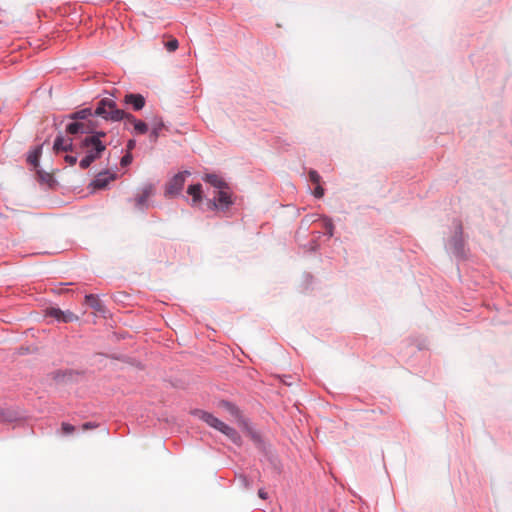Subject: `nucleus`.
Here are the masks:
<instances>
[{"mask_svg": "<svg viewBox=\"0 0 512 512\" xmlns=\"http://www.w3.org/2000/svg\"><path fill=\"white\" fill-rule=\"evenodd\" d=\"M97 425L93 422H86L82 425V428L84 430H88V429H92V428H95Z\"/></svg>", "mask_w": 512, "mask_h": 512, "instance_id": "nucleus-35", "label": "nucleus"}, {"mask_svg": "<svg viewBox=\"0 0 512 512\" xmlns=\"http://www.w3.org/2000/svg\"><path fill=\"white\" fill-rule=\"evenodd\" d=\"M20 418L18 412L13 408H0V422H15Z\"/></svg>", "mask_w": 512, "mask_h": 512, "instance_id": "nucleus-21", "label": "nucleus"}, {"mask_svg": "<svg viewBox=\"0 0 512 512\" xmlns=\"http://www.w3.org/2000/svg\"><path fill=\"white\" fill-rule=\"evenodd\" d=\"M190 172L185 170L175 174L165 186V197L172 198L181 193L183 190L186 178L190 176Z\"/></svg>", "mask_w": 512, "mask_h": 512, "instance_id": "nucleus-6", "label": "nucleus"}, {"mask_svg": "<svg viewBox=\"0 0 512 512\" xmlns=\"http://www.w3.org/2000/svg\"><path fill=\"white\" fill-rule=\"evenodd\" d=\"M219 406L227 411L232 417L240 421L242 419V413L240 409L232 402L228 400H221Z\"/></svg>", "mask_w": 512, "mask_h": 512, "instance_id": "nucleus-20", "label": "nucleus"}, {"mask_svg": "<svg viewBox=\"0 0 512 512\" xmlns=\"http://www.w3.org/2000/svg\"><path fill=\"white\" fill-rule=\"evenodd\" d=\"M318 219L322 220L323 228L325 229V234L330 238L334 235V224L330 217L321 216Z\"/></svg>", "mask_w": 512, "mask_h": 512, "instance_id": "nucleus-23", "label": "nucleus"}, {"mask_svg": "<svg viewBox=\"0 0 512 512\" xmlns=\"http://www.w3.org/2000/svg\"><path fill=\"white\" fill-rule=\"evenodd\" d=\"M97 114L101 115V118L106 121L119 122L126 120L133 125L134 133L137 135H144L149 130L146 122L136 118L129 112L119 109L115 101L102 102L100 108H98Z\"/></svg>", "mask_w": 512, "mask_h": 512, "instance_id": "nucleus-1", "label": "nucleus"}, {"mask_svg": "<svg viewBox=\"0 0 512 512\" xmlns=\"http://www.w3.org/2000/svg\"><path fill=\"white\" fill-rule=\"evenodd\" d=\"M107 133L99 130L94 135L84 136L80 138L78 147L81 151H85V156L80 160L79 166L81 169H88L93 162L100 159L106 150V144L102 141Z\"/></svg>", "mask_w": 512, "mask_h": 512, "instance_id": "nucleus-2", "label": "nucleus"}, {"mask_svg": "<svg viewBox=\"0 0 512 512\" xmlns=\"http://www.w3.org/2000/svg\"><path fill=\"white\" fill-rule=\"evenodd\" d=\"M136 147V140L135 139H129L126 143V152H131Z\"/></svg>", "mask_w": 512, "mask_h": 512, "instance_id": "nucleus-32", "label": "nucleus"}, {"mask_svg": "<svg viewBox=\"0 0 512 512\" xmlns=\"http://www.w3.org/2000/svg\"><path fill=\"white\" fill-rule=\"evenodd\" d=\"M317 246H318L317 242H316L315 240H313V241L311 242V249H312V250H316Z\"/></svg>", "mask_w": 512, "mask_h": 512, "instance_id": "nucleus-36", "label": "nucleus"}, {"mask_svg": "<svg viewBox=\"0 0 512 512\" xmlns=\"http://www.w3.org/2000/svg\"><path fill=\"white\" fill-rule=\"evenodd\" d=\"M202 180L208 184H210L212 187L216 188L217 190L222 189H230L229 184L221 178L219 175L215 173H206L202 177Z\"/></svg>", "mask_w": 512, "mask_h": 512, "instance_id": "nucleus-15", "label": "nucleus"}, {"mask_svg": "<svg viewBox=\"0 0 512 512\" xmlns=\"http://www.w3.org/2000/svg\"><path fill=\"white\" fill-rule=\"evenodd\" d=\"M316 215H306L303 219H302V224H309L310 222H315L317 219L315 218Z\"/></svg>", "mask_w": 512, "mask_h": 512, "instance_id": "nucleus-33", "label": "nucleus"}, {"mask_svg": "<svg viewBox=\"0 0 512 512\" xmlns=\"http://www.w3.org/2000/svg\"><path fill=\"white\" fill-rule=\"evenodd\" d=\"M123 103L131 107L133 111L137 112L144 108L146 99L140 93H126L123 98Z\"/></svg>", "mask_w": 512, "mask_h": 512, "instance_id": "nucleus-11", "label": "nucleus"}, {"mask_svg": "<svg viewBox=\"0 0 512 512\" xmlns=\"http://www.w3.org/2000/svg\"><path fill=\"white\" fill-rule=\"evenodd\" d=\"M187 194L192 198V205H196L203 200V188L200 183L190 184L187 188Z\"/></svg>", "mask_w": 512, "mask_h": 512, "instance_id": "nucleus-18", "label": "nucleus"}, {"mask_svg": "<svg viewBox=\"0 0 512 512\" xmlns=\"http://www.w3.org/2000/svg\"><path fill=\"white\" fill-rule=\"evenodd\" d=\"M222 434H224L229 440H231L234 444L236 445H240L241 442H242V438H241V435L239 434V432L229 426V425H225V427H223V429H221L220 431Z\"/></svg>", "mask_w": 512, "mask_h": 512, "instance_id": "nucleus-22", "label": "nucleus"}, {"mask_svg": "<svg viewBox=\"0 0 512 512\" xmlns=\"http://www.w3.org/2000/svg\"><path fill=\"white\" fill-rule=\"evenodd\" d=\"M36 178L40 184L46 185L49 189H56L58 182L55 177L41 168L36 169Z\"/></svg>", "mask_w": 512, "mask_h": 512, "instance_id": "nucleus-13", "label": "nucleus"}, {"mask_svg": "<svg viewBox=\"0 0 512 512\" xmlns=\"http://www.w3.org/2000/svg\"><path fill=\"white\" fill-rule=\"evenodd\" d=\"M153 189L154 187L152 184H147L143 187L142 193L134 198L135 206L138 209H143L144 207H147V200L152 195Z\"/></svg>", "mask_w": 512, "mask_h": 512, "instance_id": "nucleus-16", "label": "nucleus"}, {"mask_svg": "<svg viewBox=\"0 0 512 512\" xmlns=\"http://www.w3.org/2000/svg\"><path fill=\"white\" fill-rule=\"evenodd\" d=\"M454 234L448 242L447 249L458 259L466 257L465 240L463 237V226L460 220H454Z\"/></svg>", "mask_w": 512, "mask_h": 512, "instance_id": "nucleus-4", "label": "nucleus"}, {"mask_svg": "<svg viewBox=\"0 0 512 512\" xmlns=\"http://www.w3.org/2000/svg\"><path fill=\"white\" fill-rule=\"evenodd\" d=\"M98 123L97 121H78V120H71L70 123L66 125L65 132L68 135H82L85 134L86 136L94 135V133H97L99 130H97Z\"/></svg>", "mask_w": 512, "mask_h": 512, "instance_id": "nucleus-5", "label": "nucleus"}, {"mask_svg": "<svg viewBox=\"0 0 512 512\" xmlns=\"http://www.w3.org/2000/svg\"><path fill=\"white\" fill-rule=\"evenodd\" d=\"M104 101H114L111 98H102L96 103L95 109L91 107H85L79 110H76L66 116L69 120H78V121H94L91 117H101V115L97 114L98 108H100L102 102Z\"/></svg>", "mask_w": 512, "mask_h": 512, "instance_id": "nucleus-7", "label": "nucleus"}, {"mask_svg": "<svg viewBox=\"0 0 512 512\" xmlns=\"http://www.w3.org/2000/svg\"><path fill=\"white\" fill-rule=\"evenodd\" d=\"M45 316L54 318L59 323H71L78 321L79 317L70 310L63 311L59 307H48Z\"/></svg>", "mask_w": 512, "mask_h": 512, "instance_id": "nucleus-8", "label": "nucleus"}, {"mask_svg": "<svg viewBox=\"0 0 512 512\" xmlns=\"http://www.w3.org/2000/svg\"><path fill=\"white\" fill-rule=\"evenodd\" d=\"M79 149L78 143H73L72 138H65L61 132L57 134L53 143V152L60 154L62 152H74Z\"/></svg>", "mask_w": 512, "mask_h": 512, "instance_id": "nucleus-9", "label": "nucleus"}, {"mask_svg": "<svg viewBox=\"0 0 512 512\" xmlns=\"http://www.w3.org/2000/svg\"><path fill=\"white\" fill-rule=\"evenodd\" d=\"M152 129L149 134V140L151 143H156L163 130H168V127L163 121L161 116H155L152 119Z\"/></svg>", "mask_w": 512, "mask_h": 512, "instance_id": "nucleus-12", "label": "nucleus"}, {"mask_svg": "<svg viewBox=\"0 0 512 512\" xmlns=\"http://www.w3.org/2000/svg\"><path fill=\"white\" fill-rule=\"evenodd\" d=\"M132 161H133V155H132V153H131V152H126V153L122 156V158H121V160H120V165H121L122 167H127V166H129V165L132 163Z\"/></svg>", "mask_w": 512, "mask_h": 512, "instance_id": "nucleus-26", "label": "nucleus"}, {"mask_svg": "<svg viewBox=\"0 0 512 512\" xmlns=\"http://www.w3.org/2000/svg\"><path fill=\"white\" fill-rule=\"evenodd\" d=\"M48 142V139H46L43 143L35 146L28 154L27 156V162L33 166L35 169H38L40 164V158L42 155V149L43 145Z\"/></svg>", "mask_w": 512, "mask_h": 512, "instance_id": "nucleus-17", "label": "nucleus"}, {"mask_svg": "<svg viewBox=\"0 0 512 512\" xmlns=\"http://www.w3.org/2000/svg\"><path fill=\"white\" fill-rule=\"evenodd\" d=\"M235 204V196L230 189H222L214 192V196L207 200V209L226 213Z\"/></svg>", "mask_w": 512, "mask_h": 512, "instance_id": "nucleus-3", "label": "nucleus"}, {"mask_svg": "<svg viewBox=\"0 0 512 512\" xmlns=\"http://www.w3.org/2000/svg\"><path fill=\"white\" fill-rule=\"evenodd\" d=\"M164 46L169 52H174L179 47V42L176 38L171 37L164 43Z\"/></svg>", "mask_w": 512, "mask_h": 512, "instance_id": "nucleus-25", "label": "nucleus"}, {"mask_svg": "<svg viewBox=\"0 0 512 512\" xmlns=\"http://www.w3.org/2000/svg\"><path fill=\"white\" fill-rule=\"evenodd\" d=\"M239 480L241 481V483H242V485H243V487H244V488H246V489H250L251 484H250V480L248 479V477H247V476H245V475H240Z\"/></svg>", "mask_w": 512, "mask_h": 512, "instance_id": "nucleus-31", "label": "nucleus"}, {"mask_svg": "<svg viewBox=\"0 0 512 512\" xmlns=\"http://www.w3.org/2000/svg\"><path fill=\"white\" fill-rule=\"evenodd\" d=\"M85 302L93 310H95L97 312H100V313H104L105 312V305L99 299V297L97 295H95V294H87V295H85Z\"/></svg>", "mask_w": 512, "mask_h": 512, "instance_id": "nucleus-19", "label": "nucleus"}, {"mask_svg": "<svg viewBox=\"0 0 512 512\" xmlns=\"http://www.w3.org/2000/svg\"><path fill=\"white\" fill-rule=\"evenodd\" d=\"M308 176H309V180L313 184H319L321 181V176L316 170L311 169L308 173Z\"/></svg>", "mask_w": 512, "mask_h": 512, "instance_id": "nucleus-27", "label": "nucleus"}, {"mask_svg": "<svg viewBox=\"0 0 512 512\" xmlns=\"http://www.w3.org/2000/svg\"><path fill=\"white\" fill-rule=\"evenodd\" d=\"M64 160H65V162H66V163H68L70 166H73V165H75V164L77 163L78 158H77V156H75V155H69V154H67V155H65Z\"/></svg>", "mask_w": 512, "mask_h": 512, "instance_id": "nucleus-30", "label": "nucleus"}, {"mask_svg": "<svg viewBox=\"0 0 512 512\" xmlns=\"http://www.w3.org/2000/svg\"><path fill=\"white\" fill-rule=\"evenodd\" d=\"M252 438L256 441V440H258V439H259V436H258V435H256V434H253V435H252Z\"/></svg>", "mask_w": 512, "mask_h": 512, "instance_id": "nucleus-38", "label": "nucleus"}, {"mask_svg": "<svg viewBox=\"0 0 512 512\" xmlns=\"http://www.w3.org/2000/svg\"><path fill=\"white\" fill-rule=\"evenodd\" d=\"M305 277H306V280H307V281H308V280H312V279H313V276H312L311 274H309V273H307V274L305 275Z\"/></svg>", "mask_w": 512, "mask_h": 512, "instance_id": "nucleus-37", "label": "nucleus"}, {"mask_svg": "<svg viewBox=\"0 0 512 512\" xmlns=\"http://www.w3.org/2000/svg\"><path fill=\"white\" fill-rule=\"evenodd\" d=\"M73 375V372L71 370H57L53 373V379L56 382H64L66 377L71 378Z\"/></svg>", "mask_w": 512, "mask_h": 512, "instance_id": "nucleus-24", "label": "nucleus"}, {"mask_svg": "<svg viewBox=\"0 0 512 512\" xmlns=\"http://www.w3.org/2000/svg\"><path fill=\"white\" fill-rule=\"evenodd\" d=\"M317 186L314 189L313 195L315 198H322L324 196V188L319 184H316Z\"/></svg>", "mask_w": 512, "mask_h": 512, "instance_id": "nucleus-28", "label": "nucleus"}, {"mask_svg": "<svg viewBox=\"0 0 512 512\" xmlns=\"http://www.w3.org/2000/svg\"><path fill=\"white\" fill-rule=\"evenodd\" d=\"M258 496L259 498H261L262 500H266L268 499V493L263 489V488H260L258 490Z\"/></svg>", "mask_w": 512, "mask_h": 512, "instance_id": "nucleus-34", "label": "nucleus"}, {"mask_svg": "<svg viewBox=\"0 0 512 512\" xmlns=\"http://www.w3.org/2000/svg\"><path fill=\"white\" fill-rule=\"evenodd\" d=\"M75 430V427L70 423H62V431L64 434H71Z\"/></svg>", "mask_w": 512, "mask_h": 512, "instance_id": "nucleus-29", "label": "nucleus"}, {"mask_svg": "<svg viewBox=\"0 0 512 512\" xmlns=\"http://www.w3.org/2000/svg\"><path fill=\"white\" fill-rule=\"evenodd\" d=\"M116 177L115 174H110L108 170L102 171L98 173L95 179L91 182V186L94 189H104L110 183V181L114 180Z\"/></svg>", "mask_w": 512, "mask_h": 512, "instance_id": "nucleus-14", "label": "nucleus"}, {"mask_svg": "<svg viewBox=\"0 0 512 512\" xmlns=\"http://www.w3.org/2000/svg\"><path fill=\"white\" fill-rule=\"evenodd\" d=\"M192 414L219 432L226 425V423H224L223 421H221L220 419L215 417L213 414H211L207 411H204L202 409H195L192 411Z\"/></svg>", "mask_w": 512, "mask_h": 512, "instance_id": "nucleus-10", "label": "nucleus"}]
</instances>
